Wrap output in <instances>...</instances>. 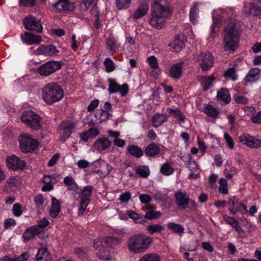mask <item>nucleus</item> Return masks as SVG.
<instances>
[{
    "instance_id": "28",
    "label": "nucleus",
    "mask_w": 261,
    "mask_h": 261,
    "mask_svg": "<svg viewBox=\"0 0 261 261\" xmlns=\"http://www.w3.org/2000/svg\"><path fill=\"white\" fill-rule=\"evenodd\" d=\"M148 9V5L146 2H142L134 12L133 17L137 19L143 17L147 14Z\"/></svg>"
},
{
    "instance_id": "57",
    "label": "nucleus",
    "mask_w": 261,
    "mask_h": 261,
    "mask_svg": "<svg viewBox=\"0 0 261 261\" xmlns=\"http://www.w3.org/2000/svg\"><path fill=\"white\" fill-rule=\"evenodd\" d=\"M147 62L150 68L153 69H157L159 68L158 60L154 56H149L147 59Z\"/></svg>"
},
{
    "instance_id": "18",
    "label": "nucleus",
    "mask_w": 261,
    "mask_h": 261,
    "mask_svg": "<svg viewBox=\"0 0 261 261\" xmlns=\"http://www.w3.org/2000/svg\"><path fill=\"white\" fill-rule=\"evenodd\" d=\"M21 38L27 45L38 44L42 40L41 37L36 35L30 32H25L21 35Z\"/></svg>"
},
{
    "instance_id": "11",
    "label": "nucleus",
    "mask_w": 261,
    "mask_h": 261,
    "mask_svg": "<svg viewBox=\"0 0 261 261\" xmlns=\"http://www.w3.org/2000/svg\"><path fill=\"white\" fill-rule=\"evenodd\" d=\"M75 126V124L70 120L63 121L58 126V130L62 134L61 140L63 142H65L70 136Z\"/></svg>"
},
{
    "instance_id": "35",
    "label": "nucleus",
    "mask_w": 261,
    "mask_h": 261,
    "mask_svg": "<svg viewBox=\"0 0 261 261\" xmlns=\"http://www.w3.org/2000/svg\"><path fill=\"white\" fill-rule=\"evenodd\" d=\"M126 151L131 155L140 158L143 155V150L137 145H132L126 148Z\"/></svg>"
},
{
    "instance_id": "46",
    "label": "nucleus",
    "mask_w": 261,
    "mask_h": 261,
    "mask_svg": "<svg viewBox=\"0 0 261 261\" xmlns=\"http://www.w3.org/2000/svg\"><path fill=\"white\" fill-rule=\"evenodd\" d=\"M19 185L18 179L16 177L12 176L9 177L6 182V187L10 189H14Z\"/></svg>"
},
{
    "instance_id": "13",
    "label": "nucleus",
    "mask_w": 261,
    "mask_h": 261,
    "mask_svg": "<svg viewBox=\"0 0 261 261\" xmlns=\"http://www.w3.org/2000/svg\"><path fill=\"white\" fill-rule=\"evenodd\" d=\"M239 140L241 143L251 148H258L261 147V140L248 134L241 136Z\"/></svg>"
},
{
    "instance_id": "60",
    "label": "nucleus",
    "mask_w": 261,
    "mask_h": 261,
    "mask_svg": "<svg viewBox=\"0 0 261 261\" xmlns=\"http://www.w3.org/2000/svg\"><path fill=\"white\" fill-rule=\"evenodd\" d=\"M107 44L109 47L110 51L114 52L116 50L117 46L116 45V41L113 38H109L107 39Z\"/></svg>"
},
{
    "instance_id": "59",
    "label": "nucleus",
    "mask_w": 261,
    "mask_h": 261,
    "mask_svg": "<svg viewBox=\"0 0 261 261\" xmlns=\"http://www.w3.org/2000/svg\"><path fill=\"white\" fill-rule=\"evenodd\" d=\"M93 2L94 0H83L80 4L81 10L83 11L87 10Z\"/></svg>"
},
{
    "instance_id": "21",
    "label": "nucleus",
    "mask_w": 261,
    "mask_h": 261,
    "mask_svg": "<svg viewBox=\"0 0 261 261\" xmlns=\"http://www.w3.org/2000/svg\"><path fill=\"white\" fill-rule=\"evenodd\" d=\"M111 145V142L106 138L98 139L94 143L93 148L98 152H101L107 149Z\"/></svg>"
},
{
    "instance_id": "39",
    "label": "nucleus",
    "mask_w": 261,
    "mask_h": 261,
    "mask_svg": "<svg viewBox=\"0 0 261 261\" xmlns=\"http://www.w3.org/2000/svg\"><path fill=\"white\" fill-rule=\"evenodd\" d=\"M174 171L173 164L170 162H165L160 168V172L166 176L171 175L173 173Z\"/></svg>"
},
{
    "instance_id": "64",
    "label": "nucleus",
    "mask_w": 261,
    "mask_h": 261,
    "mask_svg": "<svg viewBox=\"0 0 261 261\" xmlns=\"http://www.w3.org/2000/svg\"><path fill=\"white\" fill-rule=\"evenodd\" d=\"M160 215L161 214L159 212H148L146 214V215L144 217V218L145 220L146 219H147L148 220H153L159 217V216H160Z\"/></svg>"
},
{
    "instance_id": "33",
    "label": "nucleus",
    "mask_w": 261,
    "mask_h": 261,
    "mask_svg": "<svg viewBox=\"0 0 261 261\" xmlns=\"http://www.w3.org/2000/svg\"><path fill=\"white\" fill-rule=\"evenodd\" d=\"M202 111L208 117L216 118L219 114V110L211 105H206L202 108Z\"/></svg>"
},
{
    "instance_id": "50",
    "label": "nucleus",
    "mask_w": 261,
    "mask_h": 261,
    "mask_svg": "<svg viewBox=\"0 0 261 261\" xmlns=\"http://www.w3.org/2000/svg\"><path fill=\"white\" fill-rule=\"evenodd\" d=\"M167 226L168 228L177 233H181L184 231V228L182 225L173 222L168 223Z\"/></svg>"
},
{
    "instance_id": "30",
    "label": "nucleus",
    "mask_w": 261,
    "mask_h": 261,
    "mask_svg": "<svg viewBox=\"0 0 261 261\" xmlns=\"http://www.w3.org/2000/svg\"><path fill=\"white\" fill-rule=\"evenodd\" d=\"M96 255L100 259L103 261H114L106 247L99 249L96 253Z\"/></svg>"
},
{
    "instance_id": "31",
    "label": "nucleus",
    "mask_w": 261,
    "mask_h": 261,
    "mask_svg": "<svg viewBox=\"0 0 261 261\" xmlns=\"http://www.w3.org/2000/svg\"><path fill=\"white\" fill-rule=\"evenodd\" d=\"M61 211V205L59 201L55 197L52 198L51 206L49 211V214L53 218H56Z\"/></svg>"
},
{
    "instance_id": "53",
    "label": "nucleus",
    "mask_w": 261,
    "mask_h": 261,
    "mask_svg": "<svg viewBox=\"0 0 261 261\" xmlns=\"http://www.w3.org/2000/svg\"><path fill=\"white\" fill-rule=\"evenodd\" d=\"M103 64L106 67V71L107 72H111L114 70L115 64L113 61L110 58H106L103 62Z\"/></svg>"
},
{
    "instance_id": "56",
    "label": "nucleus",
    "mask_w": 261,
    "mask_h": 261,
    "mask_svg": "<svg viewBox=\"0 0 261 261\" xmlns=\"http://www.w3.org/2000/svg\"><path fill=\"white\" fill-rule=\"evenodd\" d=\"M92 13L95 12V17L96 18L95 19L94 22V27L96 29H99L101 27V23L100 21H99V13L98 12L97 10V7L96 5L93 6L92 9H91Z\"/></svg>"
},
{
    "instance_id": "9",
    "label": "nucleus",
    "mask_w": 261,
    "mask_h": 261,
    "mask_svg": "<svg viewBox=\"0 0 261 261\" xmlns=\"http://www.w3.org/2000/svg\"><path fill=\"white\" fill-rule=\"evenodd\" d=\"M23 23L27 30L39 33L42 31L43 27L41 21L33 16L26 17L23 19Z\"/></svg>"
},
{
    "instance_id": "4",
    "label": "nucleus",
    "mask_w": 261,
    "mask_h": 261,
    "mask_svg": "<svg viewBox=\"0 0 261 261\" xmlns=\"http://www.w3.org/2000/svg\"><path fill=\"white\" fill-rule=\"evenodd\" d=\"M152 242V239L143 234L134 235L128 240L127 246L129 251L135 253L145 252Z\"/></svg>"
},
{
    "instance_id": "48",
    "label": "nucleus",
    "mask_w": 261,
    "mask_h": 261,
    "mask_svg": "<svg viewBox=\"0 0 261 261\" xmlns=\"http://www.w3.org/2000/svg\"><path fill=\"white\" fill-rule=\"evenodd\" d=\"M168 112L175 117H177L180 122L185 121V117L183 115L179 109L168 108Z\"/></svg>"
},
{
    "instance_id": "17",
    "label": "nucleus",
    "mask_w": 261,
    "mask_h": 261,
    "mask_svg": "<svg viewBox=\"0 0 261 261\" xmlns=\"http://www.w3.org/2000/svg\"><path fill=\"white\" fill-rule=\"evenodd\" d=\"M57 48L53 45H41L36 50L37 55H42L45 57H51L58 53Z\"/></svg>"
},
{
    "instance_id": "2",
    "label": "nucleus",
    "mask_w": 261,
    "mask_h": 261,
    "mask_svg": "<svg viewBox=\"0 0 261 261\" xmlns=\"http://www.w3.org/2000/svg\"><path fill=\"white\" fill-rule=\"evenodd\" d=\"M240 32L236 20L229 19L223 33V47L229 53H233L237 48L239 42Z\"/></svg>"
},
{
    "instance_id": "29",
    "label": "nucleus",
    "mask_w": 261,
    "mask_h": 261,
    "mask_svg": "<svg viewBox=\"0 0 261 261\" xmlns=\"http://www.w3.org/2000/svg\"><path fill=\"white\" fill-rule=\"evenodd\" d=\"M51 256L46 248H41L38 250L36 256V261H50Z\"/></svg>"
},
{
    "instance_id": "27",
    "label": "nucleus",
    "mask_w": 261,
    "mask_h": 261,
    "mask_svg": "<svg viewBox=\"0 0 261 261\" xmlns=\"http://www.w3.org/2000/svg\"><path fill=\"white\" fill-rule=\"evenodd\" d=\"M160 152L159 146L154 143H150L147 145L144 150L145 155L148 157H154Z\"/></svg>"
},
{
    "instance_id": "19",
    "label": "nucleus",
    "mask_w": 261,
    "mask_h": 261,
    "mask_svg": "<svg viewBox=\"0 0 261 261\" xmlns=\"http://www.w3.org/2000/svg\"><path fill=\"white\" fill-rule=\"evenodd\" d=\"M183 64L180 62L172 65L169 71V76L174 80L179 79L181 76Z\"/></svg>"
},
{
    "instance_id": "61",
    "label": "nucleus",
    "mask_w": 261,
    "mask_h": 261,
    "mask_svg": "<svg viewBox=\"0 0 261 261\" xmlns=\"http://www.w3.org/2000/svg\"><path fill=\"white\" fill-rule=\"evenodd\" d=\"M93 247L95 249H97L98 251L99 250V249L105 247L106 245L104 243V238L96 239L94 240Z\"/></svg>"
},
{
    "instance_id": "41",
    "label": "nucleus",
    "mask_w": 261,
    "mask_h": 261,
    "mask_svg": "<svg viewBox=\"0 0 261 261\" xmlns=\"http://www.w3.org/2000/svg\"><path fill=\"white\" fill-rule=\"evenodd\" d=\"M110 116V113L103 109L97 110L95 114V116L99 123L107 120Z\"/></svg>"
},
{
    "instance_id": "8",
    "label": "nucleus",
    "mask_w": 261,
    "mask_h": 261,
    "mask_svg": "<svg viewBox=\"0 0 261 261\" xmlns=\"http://www.w3.org/2000/svg\"><path fill=\"white\" fill-rule=\"evenodd\" d=\"M61 66V61H49L38 67L37 71L40 75L47 76L59 70Z\"/></svg>"
},
{
    "instance_id": "1",
    "label": "nucleus",
    "mask_w": 261,
    "mask_h": 261,
    "mask_svg": "<svg viewBox=\"0 0 261 261\" xmlns=\"http://www.w3.org/2000/svg\"><path fill=\"white\" fill-rule=\"evenodd\" d=\"M172 10L166 0H155L151 6L149 23L154 28L162 29L166 25V19L170 18Z\"/></svg>"
},
{
    "instance_id": "32",
    "label": "nucleus",
    "mask_w": 261,
    "mask_h": 261,
    "mask_svg": "<svg viewBox=\"0 0 261 261\" xmlns=\"http://www.w3.org/2000/svg\"><path fill=\"white\" fill-rule=\"evenodd\" d=\"M215 79L213 75H211L210 76H202L199 77L198 80L202 85L203 89L206 91L211 88L212 85V83Z\"/></svg>"
},
{
    "instance_id": "55",
    "label": "nucleus",
    "mask_w": 261,
    "mask_h": 261,
    "mask_svg": "<svg viewBox=\"0 0 261 261\" xmlns=\"http://www.w3.org/2000/svg\"><path fill=\"white\" fill-rule=\"evenodd\" d=\"M106 170L102 171V170H96V169H92V171L93 172H95L101 178H105L107 175H108L111 171V167L108 164H106Z\"/></svg>"
},
{
    "instance_id": "15",
    "label": "nucleus",
    "mask_w": 261,
    "mask_h": 261,
    "mask_svg": "<svg viewBox=\"0 0 261 261\" xmlns=\"http://www.w3.org/2000/svg\"><path fill=\"white\" fill-rule=\"evenodd\" d=\"M175 204L179 210H185L187 208L188 200L190 198L188 194L186 192L177 191L174 194Z\"/></svg>"
},
{
    "instance_id": "45",
    "label": "nucleus",
    "mask_w": 261,
    "mask_h": 261,
    "mask_svg": "<svg viewBox=\"0 0 261 261\" xmlns=\"http://www.w3.org/2000/svg\"><path fill=\"white\" fill-rule=\"evenodd\" d=\"M223 76L225 79H230L232 81H236L238 79V75L236 73V71L234 67L229 68L227 69L224 72Z\"/></svg>"
},
{
    "instance_id": "20",
    "label": "nucleus",
    "mask_w": 261,
    "mask_h": 261,
    "mask_svg": "<svg viewBox=\"0 0 261 261\" xmlns=\"http://www.w3.org/2000/svg\"><path fill=\"white\" fill-rule=\"evenodd\" d=\"M242 12L246 16H257L259 13L258 7L252 3H245Z\"/></svg>"
},
{
    "instance_id": "40",
    "label": "nucleus",
    "mask_w": 261,
    "mask_h": 261,
    "mask_svg": "<svg viewBox=\"0 0 261 261\" xmlns=\"http://www.w3.org/2000/svg\"><path fill=\"white\" fill-rule=\"evenodd\" d=\"M34 202L37 213L38 214L42 213L45 207L44 199L43 196L41 194L36 195L34 197Z\"/></svg>"
},
{
    "instance_id": "6",
    "label": "nucleus",
    "mask_w": 261,
    "mask_h": 261,
    "mask_svg": "<svg viewBox=\"0 0 261 261\" xmlns=\"http://www.w3.org/2000/svg\"><path fill=\"white\" fill-rule=\"evenodd\" d=\"M18 140L21 150L23 152H31L37 149L39 142L36 139L33 138L29 134H21Z\"/></svg>"
},
{
    "instance_id": "42",
    "label": "nucleus",
    "mask_w": 261,
    "mask_h": 261,
    "mask_svg": "<svg viewBox=\"0 0 261 261\" xmlns=\"http://www.w3.org/2000/svg\"><path fill=\"white\" fill-rule=\"evenodd\" d=\"M127 214L129 217L134 220L137 223H141L144 224L146 223V220L143 216L138 214L133 211H128Z\"/></svg>"
},
{
    "instance_id": "25",
    "label": "nucleus",
    "mask_w": 261,
    "mask_h": 261,
    "mask_svg": "<svg viewBox=\"0 0 261 261\" xmlns=\"http://www.w3.org/2000/svg\"><path fill=\"white\" fill-rule=\"evenodd\" d=\"M108 134L110 137L114 138L113 142L116 146L121 148L124 146L125 142L124 140L119 138L120 136V133L119 132L109 130L108 131Z\"/></svg>"
},
{
    "instance_id": "51",
    "label": "nucleus",
    "mask_w": 261,
    "mask_h": 261,
    "mask_svg": "<svg viewBox=\"0 0 261 261\" xmlns=\"http://www.w3.org/2000/svg\"><path fill=\"white\" fill-rule=\"evenodd\" d=\"M136 173L143 178L147 177L150 173L149 169L147 166L139 167L137 168Z\"/></svg>"
},
{
    "instance_id": "3",
    "label": "nucleus",
    "mask_w": 261,
    "mask_h": 261,
    "mask_svg": "<svg viewBox=\"0 0 261 261\" xmlns=\"http://www.w3.org/2000/svg\"><path fill=\"white\" fill-rule=\"evenodd\" d=\"M64 95L63 88L56 83L46 84L42 89V98L44 102L49 105L60 101Z\"/></svg>"
},
{
    "instance_id": "36",
    "label": "nucleus",
    "mask_w": 261,
    "mask_h": 261,
    "mask_svg": "<svg viewBox=\"0 0 261 261\" xmlns=\"http://www.w3.org/2000/svg\"><path fill=\"white\" fill-rule=\"evenodd\" d=\"M186 40L184 37L176 36L173 43L172 48L175 52L180 51L185 46Z\"/></svg>"
},
{
    "instance_id": "38",
    "label": "nucleus",
    "mask_w": 261,
    "mask_h": 261,
    "mask_svg": "<svg viewBox=\"0 0 261 261\" xmlns=\"http://www.w3.org/2000/svg\"><path fill=\"white\" fill-rule=\"evenodd\" d=\"M167 120V116L166 114L156 113L152 118L153 126L157 128L161 126Z\"/></svg>"
},
{
    "instance_id": "16",
    "label": "nucleus",
    "mask_w": 261,
    "mask_h": 261,
    "mask_svg": "<svg viewBox=\"0 0 261 261\" xmlns=\"http://www.w3.org/2000/svg\"><path fill=\"white\" fill-rule=\"evenodd\" d=\"M52 7L58 11H73L75 9L74 3L69 2V0H58V1L51 5Z\"/></svg>"
},
{
    "instance_id": "12",
    "label": "nucleus",
    "mask_w": 261,
    "mask_h": 261,
    "mask_svg": "<svg viewBox=\"0 0 261 261\" xmlns=\"http://www.w3.org/2000/svg\"><path fill=\"white\" fill-rule=\"evenodd\" d=\"M197 61H201L200 66L203 71L208 70L213 65L214 57L209 52H202L197 56Z\"/></svg>"
},
{
    "instance_id": "62",
    "label": "nucleus",
    "mask_w": 261,
    "mask_h": 261,
    "mask_svg": "<svg viewBox=\"0 0 261 261\" xmlns=\"http://www.w3.org/2000/svg\"><path fill=\"white\" fill-rule=\"evenodd\" d=\"M233 99L236 103L242 105L247 104L249 101L248 98L243 96L234 95Z\"/></svg>"
},
{
    "instance_id": "22",
    "label": "nucleus",
    "mask_w": 261,
    "mask_h": 261,
    "mask_svg": "<svg viewBox=\"0 0 261 261\" xmlns=\"http://www.w3.org/2000/svg\"><path fill=\"white\" fill-rule=\"evenodd\" d=\"M260 70L258 68L251 69L245 76L244 82L246 84L253 83L259 79Z\"/></svg>"
},
{
    "instance_id": "5",
    "label": "nucleus",
    "mask_w": 261,
    "mask_h": 261,
    "mask_svg": "<svg viewBox=\"0 0 261 261\" xmlns=\"http://www.w3.org/2000/svg\"><path fill=\"white\" fill-rule=\"evenodd\" d=\"M41 117L32 111H25L21 116V121L32 129L38 130L41 128Z\"/></svg>"
},
{
    "instance_id": "47",
    "label": "nucleus",
    "mask_w": 261,
    "mask_h": 261,
    "mask_svg": "<svg viewBox=\"0 0 261 261\" xmlns=\"http://www.w3.org/2000/svg\"><path fill=\"white\" fill-rule=\"evenodd\" d=\"M139 261H160V257L156 253H147L144 254Z\"/></svg>"
},
{
    "instance_id": "10",
    "label": "nucleus",
    "mask_w": 261,
    "mask_h": 261,
    "mask_svg": "<svg viewBox=\"0 0 261 261\" xmlns=\"http://www.w3.org/2000/svg\"><path fill=\"white\" fill-rule=\"evenodd\" d=\"M108 83V91L110 94L119 92L122 96H124L128 93V86L127 84L120 85L113 79H109Z\"/></svg>"
},
{
    "instance_id": "52",
    "label": "nucleus",
    "mask_w": 261,
    "mask_h": 261,
    "mask_svg": "<svg viewBox=\"0 0 261 261\" xmlns=\"http://www.w3.org/2000/svg\"><path fill=\"white\" fill-rule=\"evenodd\" d=\"M131 0H116V5L119 10L127 9L131 4Z\"/></svg>"
},
{
    "instance_id": "23",
    "label": "nucleus",
    "mask_w": 261,
    "mask_h": 261,
    "mask_svg": "<svg viewBox=\"0 0 261 261\" xmlns=\"http://www.w3.org/2000/svg\"><path fill=\"white\" fill-rule=\"evenodd\" d=\"M44 185L42 187V191H50L54 188L53 184L56 182V178L53 175H45L42 178Z\"/></svg>"
},
{
    "instance_id": "24",
    "label": "nucleus",
    "mask_w": 261,
    "mask_h": 261,
    "mask_svg": "<svg viewBox=\"0 0 261 261\" xmlns=\"http://www.w3.org/2000/svg\"><path fill=\"white\" fill-rule=\"evenodd\" d=\"M41 230L36 225H34L28 228L23 233L22 238L24 241H28L33 239L35 236L39 234Z\"/></svg>"
},
{
    "instance_id": "37",
    "label": "nucleus",
    "mask_w": 261,
    "mask_h": 261,
    "mask_svg": "<svg viewBox=\"0 0 261 261\" xmlns=\"http://www.w3.org/2000/svg\"><path fill=\"white\" fill-rule=\"evenodd\" d=\"M63 182L68 187V190L77 192L79 190L78 185L75 182L74 178L72 176H68L64 177Z\"/></svg>"
},
{
    "instance_id": "34",
    "label": "nucleus",
    "mask_w": 261,
    "mask_h": 261,
    "mask_svg": "<svg viewBox=\"0 0 261 261\" xmlns=\"http://www.w3.org/2000/svg\"><path fill=\"white\" fill-rule=\"evenodd\" d=\"M217 97L219 100L222 101L226 104L228 103L231 100L229 93L228 90L225 88H222L218 91Z\"/></svg>"
},
{
    "instance_id": "44",
    "label": "nucleus",
    "mask_w": 261,
    "mask_h": 261,
    "mask_svg": "<svg viewBox=\"0 0 261 261\" xmlns=\"http://www.w3.org/2000/svg\"><path fill=\"white\" fill-rule=\"evenodd\" d=\"M198 7V4L197 3H194L190 11L189 15L190 20L193 24H195L196 22H197L196 18L198 12L199 11Z\"/></svg>"
},
{
    "instance_id": "49",
    "label": "nucleus",
    "mask_w": 261,
    "mask_h": 261,
    "mask_svg": "<svg viewBox=\"0 0 261 261\" xmlns=\"http://www.w3.org/2000/svg\"><path fill=\"white\" fill-rule=\"evenodd\" d=\"M164 229V226L160 224L149 225L147 226V230L150 234L161 232Z\"/></svg>"
},
{
    "instance_id": "58",
    "label": "nucleus",
    "mask_w": 261,
    "mask_h": 261,
    "mask_svg": "<svg viewBox=\"0 0 261 261\" xmlns=\"http://www.w3.org/2000/svg\"><path fill=\"white\" fill-rule=\"evenodd\" d=\"M132 198V194L130 192L127 191L121 194L118 199L122 203H127Z\"/></svg>"
},
{
    "instance_id": "63",
    "label": "nucleus",
    "mask_w": 261,
    "mask_h": 261,
    "mask_svg": "<svg viewBox=\"0 0 261 261\" xmlns=\"http://www.w3.org/2000/svg\"><path fill=\"white\" fill-rule=\"evenodd\" d=\"M12 211L14 215L16 217H19L22 214L21 206L19 203H15L12 208Z\"/></svg>"
},
{
    "instance_id": "26",
    "label": "nucleus",
    "mask_w": 261,
    "mask_h": 261,
    "mask_svg": "<svg viewBox=\"0 0 261 261\" xmlns=\"http://www.w3.org/2000/svg\"><path fill=\"white\" fill-rule=\"evenodd\" d=\"M223 217L224 221L230 225L236 232L240 233L243 231V229L240 226L239 222L234 217H230L227 215H224Z\"/></svg>"
},
{
    "instance_id": "7",
    "label": "nucleus",
    "mask_w": 261,
    "mask_h": 261,
    "mask_svg": "<svg viewBox=\"0 0 261 261\" xmlns=\"http://www.w3.org/2000/svg\"><path fill=\"white\" fill-rule=\"evenodd\" d=\"M93 187L91 186H87L84 188L79 196L80 202L78 206V215L83 216L86 208L89 204L92 196Z\"/></svg>"
},
{
    "instance_id": "43",
    "label": "nucleus",
    "mask_w": 261,
    "mask_h": 261,
    "mask_svg": "<svg viewBox=\"0 0 261 261\" xmlns=\"http://www.w3.org/2000/svg\"><path fill=\"white\" fill-rule=\"evenodd\" d=\"M120 243L121 240L119 239L113 237L104 238V243L107 248L117 245Z\"/></svg>"
},
{
    "instance_id": "14",
    "label": "nucleus",
    "mask_w": 261,
    "mask_h": 261,
    "mask_svg": "<svg viewBox=\"0 0 261 261\" xmlns=\"http://www.w3.org/2000/svg\"><path fill=\"white\" fill-rule=\"evenodd\" d=\"M6 161L8 167L14 171L22 169L26 165L24 161L15 155L7 157Z\"/></svg>"
},
{
    "instance_id": "54",
    "label": "nucleus",
    "mask_w": 261,
    "mask_h": 261,
    "mask_svg": "<svg viewBox=\"0 0 261 261\" xmlns=\"http://www.w3.org/2000/svg\"><path fill=\"white\" fill-rule=\"evenodd\" d=\"M219 191L223 194H226L228 192L227 188V182L226 179L221 178L219 180Z\"/></svg>"
}]
</instances>
